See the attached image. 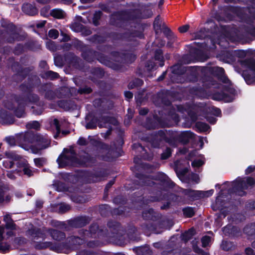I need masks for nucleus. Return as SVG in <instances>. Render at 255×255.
<instances>
[{"mask_svg":"<svg viewBox=\"0 0 255 255\" xmlns=\"http://www.w3.org/2000/svg\"><path fill=\"white\" fill-rule=\"evenodd\" d=\"M17 140L20 146L25 150L30 149L33 153H38L40 151L48 147L51 143V140L48 137L32 131L19 135Z\"/></svg>","mask_w":255,"mask_h":255,"instance_id":"nucleus-1","label":"nucleus"},{"mask_svg":"<svg viewBox=\"0 0 255 255\" xmlns=\"http://www.w3.org/2000/svg\"><path fill=\"white\" fill-rule=\"evenodd\" d=\"M46 233H48L53 240L57 241H61L66 238L64 232L52 228L40 229L32 227L27 231V234L30 236L31 240L36 243L34 246L35 248L38 250L45 249L52 245V243L50 242L38 241L40 239L42 240H45L47 237Z\"/></svg>","mask_w":255,"mask_h":255,"instance_id":"nucleus-2","label":"nucleus"},{"mask_svg":"<svg viewBox=\"0 0 255 255\" xmlns=\"http://www.w3.org/2000/svg\"><path fill=\"white\" fill-rule=\"evenodd\" d=\"M145 18L146 17L138 9L122 11L113 14L111 16L110 23L116 27H125L128 24H130L131 21Z\"/></svg>","mask_w":255,"mask_h":255,"instance_id":"nucleus-3","label":"nucleus"},{"mask_svg":"<svg viewBox=\"0 0 255 255\" xmlns=\"http://www.w3.org/2000/svg\"><path fill=\"white\" fill-rule=\"evenodd\" d=\"M107 226L108 230L105 233V235L108 238L109 242L120 246L125 245V231L120 224L116 221H110Z\"/></svg>","mask_w":255,"mask_h":255,"instance_id":"nucleus-4","label":"nucleus"},{"mask_svg":"<svg viewBox=\"0 0 255 255\" xmlns=\"http://www.w3.org/2000/svg\"><path fill=\"white\" fill-rule=\"evenodd\" d=\"M203 70L204 72H209L212 75L217 77L221 81L227 85L223 87L221 85L216 84L215 81H211L210 83L209 84L205 83L206 87L210 88L213 86H214V88H222L225 91L228 92L231 94H234L235 90L230 87L231 82L225 76L223 68L219 67H204Z\"/></svg>","mask_w":255,"mask_h":255,"instance_id":"nucleus-5","label":"nucleus"},{"mask_svg":"<svg viewBox=\"0 0 255 255\" xmlns=\"http://www.w3.org/2000/svg\"><path fill=\"white\" fill-rule=\"evenodd\" d=\"M81 56L85 60L89 63L93 62L96 59L100 63L109 67H113L117 69L120 67L118 65L114 64L106 55L94 50L88 46L82 51Z\"/></svg>","mask_w":255,"mask_h":255,"instance_id":"nucleus-6","label":"nucleus"},{"mask_svg":"<svg viewBox=\"0 0 255 255\" xmlns=\"http://www.w3.org/2000/svg\"><path fill=\"white\" fill-rule=\"evenodd\" d=\"M1 25L3 29H0V45L5 42L11 43L19 40V34L12 23L2 19Z\"/></svg>","mask_w":255,"mask_h":255,"instance_id":"nucleus-7","label":"nucleus"},{"mask_svg":"<svg viewBox=\"0 0 255 255\" xmlns=\"http://www.w3.org/2000/svg\"><path fill=\"white\" fill-rule=\"evenodd\" d=\"M135 25L134 26H130V29H128V31L124 33H117L116 34V38L117 39H122L127 41L134 40L136 37L141 38L142 37V30L143 28L141 27L139 23L136 22L135 23Z\"/></svg>","mask_w":255,"mask_h":255,"instance_id":"nucleus-8","label":"nucleus"},{"mask_svg":"<svg viewBox=\"0 0 255 255\" xmlns=\"http://www.w3.org/2000/svg\"><path fill=\"white\" fill-rule=\"evenodd\" d=\"M242 66L248 68L251 71H244L242 76L248 84H251L255 82V59L247 58L241 61Z\"/></svg>","mask_w":255,"mask_h":255,"instance_id":"nucleus-9","label":"nucleus"},{"mask_svg":"<svg viewBox=\"0 0 255 255\" xmlns=\"http://www.w3.org/2000/svg\"><path fill=\"white\" fill-rule=\"evenodd\" d=\"M255 184V180L252 177H248L246 179H241L234 181L232 183L233 187L230 189V192L235 193L239 196H243L245 194L244 191L247 189L249 186H252Z\"/></svg>","mask_w":255,"mask_h":255,"instance_id":"nucleus-10","label":"nucleus"},{"mask_svg":"<svg viewBox=\"0 0 255 255\" xmlns=\"http://www.w3.org/2000/svg\"><path fill=\"white\" fill-rule=\"evenodd\" d=\"M78 159L76 156V153L73 149H66L64 150L63 154H62L57 159V162L59 166L63 167L70 164L78 162Z\"/></svg>","mask_w":255,"mask_h":255,"instance_id":"nucleus-11","label":"nucleus"},{"mask_svg":"<svg viewBox=\"0 0 255 255\" xmlns=\"http://www.w3.org/2000/svg\"><path fill=\"white\" fill-rule=\"evenodd\" d=\"M96 146L98 150H99V152L101 153L99 154L98 156L101 157L102 160L110 161L117 156V153L114 148L110 147L104 142H98Z\"/></svg>","mask_w":255,"mask_h":255,"instance_id":"nucleus-12","label":"nucleus"},{"mask_svg":"<svg viewBox=\"0 0 255 255\" xmlns=\"http://www.w3.org/2000/svg\"><path fill=\"white\" fill-rule=\"evenodd\" d=\"M41 84V80L38 76L35 75H31L29 76L26 83L21 84L19 90L23 92H30L32 89L38 87Z\"/></svg>","mask_w":255,"mask_h":255,"instance_id":"nucleus-13","label":"nucleus"},{"mask_svg":"<svg viewBox=\"0 0 255 255\" xmlns=\"http://www.w3.org/2000/svg\"><path fill=\"white\" fill-rule=\"evenodd\" d=\"M205 31V29H201L195 35L196 38L206 39L204 42L199 43L198 45L207 50L215 48L216 42L213 39L204 34Z\"/></svg>","mask_w":255,"mask_h":255,"instance_id":"nucleus-14","label":"nucleus"},{"mask_svg":"<svg viewBox=\"0 0 255 255\" xmlns=\"http://www.w3.org/2000/svg\"><path fill=\"white\" fill-rule=\"evenodd\" d=\"M92 220V218L87 216H81L69 220L68 224L69 228H82L88 224Z\"/></svg>","mask_w":255,"mask_h":255,"instance_id":"nucleus-15","label":"nucleus"},{"mask_svg":"<svg viewBox=\"0 0 255 255\" xmlns=\"http://www.w3.org/2000/svg\"><path fill=\"white\" fill-rule=\"evenodd\" d=\"M97 233L99 235H105V231L103 228H100L95 223H92L90 226L89 230L82 229L79 231V234L83 235L84 237H92Z\"/></svg>","mask_w":255,"mask_h":255,"instance_id":"nucleus-16","label":"nucleus"},{"mask_svg":"<svg viewBox=\"0 0 255 255\" xmlns=\"http://www.w3.org/2000/svg\"><path fill=\"white\" fill-rule=\"evenodd\" d=\"M155 180L159 181V184L162 186L161 188L164 190L172 188L175 186L174 182L163 173H160L155 176Z\"/></svg>","mask_w":255,"mask_h":255,"instance_id":"nucleus-17","label":"nucleus"},{"mask_svg":"<svg viewBox=\"0 0 255 255\" xmlns=\"http://www.w3.org/2000/svg\"><path fill=\"white\" fill-rule=\"evenodd\" d=\"M182 193L185 195L188 196L189 197L193 199H197L198 198H201L204 197H208L213 193V190H209L205 192L201 191H196L190 189H183Z\"/></svg>","mask_w":255,"mask_h":255,"instance_id":"nucleus-18","label":"nucleus"},{"mask_svg":"<svg viewBox=\"0 0 255 255\" xmlns=\"http://www.w3.org/2000/svg\"><path fill=\"white\" fill-rule=\"evenodd\" d=\"M15 103L16 107L14 110L15 116L18 118H21L24 116V106L26 103V100L21 96H19L15 98Z\"/></svg>","mask_w":255,"mask_h":255,"instance_id":"nucleus-19","label":"nucleus"},{"mask_svg":"<svg viewBox=\"0 0 255 255\" xmlns=\"http://www.w3.org/2000/svg\"><path fill=\"white\" fill-rule=\"evenodd\" d=\"M113 61L109 60L115 65L120 66L119 68L115 69L111 67L114 70H119L122 67V64H125V59H124V53L123 52H113L111 53Z\"/></svg>","mask_w":255,"mask_h":255,"instance_id":"nucleus-20","label":"nucleus"},{"mask_svg":"<svg viewBox=\"0 0 255 255\" xmlns=\"http://www.w3.org/2000/svg\"><path fill=\"white\" fill-rule=\"evenodd\" d=\"M136 177L138 180L135 181V183L141 186H152L155 184L153 181V179H155V177L151 178L150 176L141 174H136Z\"/></svg>","mask_w":255,"mask_h":255,"instance_id":"nucleus-21","label":"nucleus"},{"mask_svg":"<svg viewBox=\"0 0 255 255\" xmlns=\"http://www.w3.org/2000/svg\"><path fill=\"white\" fill-rule=\"evenodd\" d=\"M14 122L13 115L4 109L0 110V123L3 125H11Z\"/></svg>","mask_w":255,"mask_h":255,"instance_id":"nucleus-22","label":"nucleus"},{"mask_svg":"<svg viewBox=\"0 0 255 255\" xmlns=\"http://www.w3.org/2000/svg\"><path fill=\"white\" fill-rule=\"evenodd\" d=\"M98 125L100 128H109V126H107V124L117 126L118 124V122L116 118L109 116H101L98 119Z\"/></svg>","mask_w":255,"mask_h":255,"instance_id":"nucleus-23","label":"nucleus"},{"mask_svg":"<svg viewBox=\"0 0 255 255\" xmlns=\"http://www.w3.org/2000/svg\"><path fill=\"white\" fill-rule=\"evenodd\" d=\"M223 232L226 236L231 237H238L242 235L241 230L239 227L230 225L223 228Z\"/></svg>","mask_w":255,"mask_h":255,"instance_id":"nucleus-24","label":"nucleus"},{"mask_svg":"<svg viewBox=\"0 0 255 255\" xmlns=\"http://www.w3.org/2000/svg\"><path fill=\"white\" fill-rule=\"evenodd\" d=\"M142 216L144 220L157 221L160 218V215L155 212L153 209L145 210L142 212Z\"/></svg>","mask_w":255,"mask_h":255,"instance_id":"nucleus-25","label":"nucleus"},{"mask_svg":"<svg viewBox=\"0 0 255 255\" xmlns=\"http://www.w3.org/2000/svg\"><path fill=\"white\" fill-rule=\"evenodd\" d=\"M65 59L70 64L76 68H79L80 67V62L81 59L73 53H68L65 55Z\"/></svg>","mask_w":255,"mask_h":255,"instance_id":"nucleus-26","label":"nucleus"},{"mask_svg":"<svg viewBox=\"0 0 255 255\" xmlns=\"http://www.w3.org/2000/svg\"><path fill=\"white\" fill-rule=\"evenodd\" d=\"M127 232L128 237L130 241L138 242L140 240L139 233L135 227L130 226Z\"/></svg>","mask_w":255,"mask_h":255,"instance_id":"nucleus-27","label":"nucleus"},{"mask_svg":"<svg viewBox=\"0 0 255 255\" xmlns=\"http://www.w3.org/2000/svg\"><path fill=\"white\" fill-rule=\"evenodd\" d=\"M22 10L25 14L32 16L38 13V9L36 6L29 3H24L22 6Z\"/></svg>","mask_w":255,"mask_h":255,"instance_id":"nucleus-28","label":"nucleus"},{"mask_svg":"<svg viewBox=\"0 0 255 255\" xmlns=\"http://www.w3.org/2000/svg\"><path fill=\"white\" fill-rule=\"evenodd\" d=\"M198 68L196 67H187L186 72L188 79L191 82H195L198 75Z\"/></svg>","mask_w":255,"mask_h":255,"instance_id":"nucleus-29","label":"nucleus"},{"mask_svg":"<svg viewBox=\"0 0 255 255\" xmlns=\"http://www.w3.org/2000/svg\"><path fill=\"white\" fill-rule=\"evenodd\" d=\"M30 70L29 68H24V69L20 72L16 73L12 76V79L16 82L22 81L28 74Z\"/></svg>","mask_w":255,"mask_h":255,"instance_id":"nucleus-30","label":"nucleus"},{"mask_svg":"<svg viewBox=\"0 0 255 255\" xmlns=\"http://www.w3.org/2000/svg\"><path fill=\"white\" fill-rule=\"evenodd\" d=\"M172 73L176 75H182L186 72L187 67L184 66L182 63L178 62L171 67Z\"/></svg>","mask_w":255,"mask_h":255,"instance_id":"nucleus-31","label":"nucleus"},{"mask_svg":"<svg viewBox=\"0 0 255 255\" xmlns=\"http://www.w3.org/2000/svg\"><path fill=\"white\" fill-rule=\"evenodd\" d=\"M85 120L87 121L86 128L87 129H95L97 128L98 119L93 117L91 115L86 116Z\"/></svg>","mask_w":255,"mask_h":255,"instance_id":"nucleus-32","label":"nucleus"},{"mask_svg":"<svg viewBox=\"0 0 255 255\" xmlns=\"http://www.w3.org/2000/svg\"><path fill=\"white\" fill-rule=\"evenodd\" d=\"M194 137V134L190 131H184L181 133L179 136V140L183 144L189 142L190 139Z\"/></svg>","mask_w":255,"mask_h":255,"instance_id":"nucleus-33","label":"nucleus"},{"mask_svg":"<svg viewBox=\"0 0 255 255\" xmlns=\"http://www.w3.org/2000/svg\"><path fill=\"white\" fill-rule=\"evenodd\" d=\"M133 251L137 255H150L151 254V251L147 246L135 247L133 249Z\"/></svg>","mask_w":255,"mask_h":255,"instance_id":"nucleus-34","label":"nucleus"},{"mask_svg":"<svg viewBox=\"0 0 255 255\" xmlns=\"http://www.w3.org/2000/svg\"><path fill=\"white\" fill-rule=\"evenodd\" d=\"M3 221L5 223V227L7 229L14 230L16 229V225L14 223L13 220L8 214H6L3 217Z\"/></svg>","mask_w":255,"mask_h":255,"instance_id":"nucleus-35","label":"nucleus"},{"mask_svg":"<svg viewBox=\"0 0 255 255\" xmlns=\"http://www.w3.org/2000/svg\"><path fill=\"white\" fill-rule=\"evenodd\" d=\"M40 76L43 79H50L51 80L58 79L60 77L59 75L57 73L52 71H45L41 73L40 74Z\"/></svg>","mask_w":255,"mask_h":255,"instance_id":"nucleus-36","label":"nucleus"},{"mask_svg":"<svg viewBox=\"0 0 255 255\" xmlns=\"http://www.w3.org/2000/svg\"><path fill=\"white\" fill-rule=\"evenodd\" d=\"M213 99L216 100H224L227 102L232 101V98L228 96V94L225 91H221V92H216L213 95Z\"/></svg>","mask_w":255,"mask_h":255,"instance_id":"nucleus-37","label":"nucleus"},{"mask_svg":"<svg viewBox=\"0 0 255 255\" xmlns=\"http://www.w3.org/2000/svg\"><path fill=\"white\" fill-rule=\"evenodd\" d=\"M50 14L54 18L60 19L66 17L65 12L61 9L55 8L51 10Z\"/></svg>","mask_w":255,"mask_h":255,"instance_id":"nucleus-38","label":"nucleus"},{"mask_svg":"<svg viewBox=\"0 0 255 255\" xmlns=\"http://www.w3.org/2000/svg\"><path fill=\"white\" fill-rule=\"evenodd\" d=\"M178 177L183 182H187V177L186 173L188 172V170L187 168H184L181 170H178L177 167H176L174 169Z\"/></svg>","mask_w":255,"mask_h":255,"instance_id":"nucleus-39","label":"nucleus"},{"mask_svg":"<svg viewBox=\"0 0 255 255\" xmlns=\"http://www.w3.org/2000/svg\"><path fill=\"white\" fill-rule=\"evenodd\" d=\"M244 233L250 237L255 236V223H251L246 225L244 228Z\"/></svg>","mask_w":255,"mask_h":255,"instance_id":"nucleus-40","label":"nucleus"},{"mask_svg":"<svg viewBox=\"0 0 255 255\" xmlns=\"http://www.w3.org/2000/svg\"><path fill=\"white\" fill-rule=\"evenodd\" d=\"M50 224L53 227L59 228L60 229H63L65 231H69L70 230V228L69 227V225H67L64 222L52 220L51 221Z\"/></svg>","mask_w":255,"mask_h":255,"instance_id":"nucleus-41","label":"nucleus"},{"mask_svg":"<svg viewBox=\"0 0 255 255\" xmlns=\"http://www.w3.org/2000/svg\"><path fill=\"white\" fill-rule=\"evenodd\" d=\"M17 96H15L13 99L11 101L7 100L3 102L4 107L9 110L14 111L16 107V104L15 103V98L17 97Z\"/></svg>","mask_w":255,"mask_h":255,"instance_id":"nucleus-42","label":"nucleus"},{"mask_svg":"<svg viewBox=\"0 0 255 255\" xmlns=\"http://www.w3.org/2000/svg\"><path fill=\"white\" fill-rule=\"evenodd\" d=\"M43 105V102H40L39 104H36L35 106H32L31 109L33 114L36 115H39L41 114L43 111V108L42 107Z\"/></svg>","mask_w":255,"mask_h":255,"instance_id":"nucleus-43","label":"nucleus"},{"mask_svg":"<svg viewBox=\"0 0 255 255\" xmlns=\"http://www.w3.org/2000/svg\"><path fill=\"white\" fill-rule=\"evenodd\" d=\"M68 242L70 244V245H80L84 243V240L78 237H71L67 239Z\"/></svg>","mask_w":255,"mask_h":255,"instance_id":"nucleus-44","label":"nucleus"},{"mask_svg":"<svg viewBox=\"0 0 255 255\" xmlns=\"http://www.w3.org/2000/svg\"><path fill=\"white\" fill-rule=\"evenodd\" d=\"M195 231L193 228L190 229L188 231L185 232L182 235V240L185 243L190 240L195 235Z\"/></svg>","mask_w":255,"mask_h":255,"instance_id":"nucleus-45","label":"nucleus"},{"mask_svg":"<svg viewBox=\"0 0 255 255\" xmlns=\"http://www.w3.org/2000/svg\"><path fill=\"white\" fill-rule=\"evenodd\" d=\"M90 72L92 74L99 78H103L105 74L104 70L100 67L92 68L90 70Z\"/></svg>","mask_w":255,"mask_h":255,"instance_id":"nucleus-46","label":"nucleus"},{"mask_svg":"<svg viewBox=\"0 0 255 255\" xmlns=\"http://www.w3.org/2000/svg\"><path fill=\"white\" fill-rule=\"evenodd\" d=\"M220 247L224 251H229L234 248V245L231 242L223 240L220 245Z\"/></svg>","mask_w":255,"mask_h":255,"instance_id":"nucleus-47","label":"nucleus"},{"mask_svg":"<svg viewBox=\"0 0 255 255\" xmlns=\"http://www.w3.org/2000/svg\"><path fill=\"white\" fill-rule=\"evenodd\" d=\"M27 102H32L33 103L39 104V98L38 95L33 93H29L26 97L22 96Z\"/></svg>","mask_w":255,"mask_h":255,"instance_id":"nucleus-48","label":"nucleus"},{"mask_svg":"<svg viewBox=\"0 0 255 255\" xmlns=\"http://www.w3.org/2000/svg\"><path fill=\"white\" fill-rule=\"evenodd\" d=\"M72 45L75 48H76L78 50H79L82 52L87 46V45H85L83 42H82L80 40H79L77 39H75L72 41Z\"/></svg>","mask_w":255,"mask_h":255,"instance_id":"nucleus-49","label":"nucleus"},{"mask_svg":"<svg viewBox=\"0 0 255 255\" xmlns=\"http://www.w3.org/2000/svg\"><path fill=\"white\" fill-rule=\"evenodd\" d=\"M154 58L156 60L159 61V65L162 66L164 65L163 52L161 49H157L155 51Z\"/></svg>","mask_w":255,"mask_h":255,"instance_id":"nucleus-50","label":"nucleus"},{"mask_svg":"<svg viewBox=\"0 0 255 255\" xmlns=\"http://www.w3.org/2000/svg\"><path fill=\"white\" fill-rule=\"evenodd\" d=\"M124 53L125 64L132 63L136 58L135 55L129 52L125 51Z\"/></svg>","mask_w":255,"mask_h":255,"instance_id":"nucleus-51","label":"nucleus"},{"mask_svg":"<svg viewBox=\"0 0 255 255\" xmlns=\"http://www.w3.org/2000/svg\"><path fill=\"white\" fill-rule=\"evenodd\" d=\"M83 160L84 164L86 166H92L96 162L95 157H91L88 154H87L84 156Z\"/></svg>","mask_w":255,"mask_h":255,"instance_id":"nucleus-52","label":"nucleus"},{"mask_svg":"<svg viewBox=\"0 0 255 255\" xmlns=\"http://www.w3.org/2000/svg\"><path fill=\"white\" fill-rule=\"evenodd\" d=\"M143 83V82L142 80L139 78H135L129 83L128 88L129 89H133L141 86Z\"/></svg>","mask_w":255,"mask_h":255,"instance_id":"nucleus-53","label":"nucleus"},{"mask_svg":"<svg viewBox=\"0 0 255 255\" xmlns=\"http://www.w3.org/2000/svg\"><path fill=\"white\" fill-rule=\"evenodd\" d=\"M70 27L75 32H79L82 30L83 25L77 21H74L70 25Z\"/></svg>","mask_w":255,"mask_h":255,"instance_id":"nucleus-54","label":"nucleus"},{"mask_svg":"<svg viewBox=\"0 0 255 255\" xmlns=\"http://www.w3.org/2000/svg\"><path fill=\"white\" fill-rule=\"evenodd\" d=\"M182 211L184 216L188 218H191L195 214L194 209L190 207L183 208Z\"/></svg>","mask_w":255,"mask_h":255,"instance_id":"nucleus-55","label":"nucleus"},{"mask_svg":"<svg viewBox=\"0 0 255 255\" xmlns=\"http://www.w3.org/2000/svg\"><path fill=\"white\" fill-rule=\"evenodd\" d=\"M89 40L92 42L101 43L105 41V38L102 36L95 34L91 36L89 38Z\"/></svg>","mask_w":255,"mask_h":255,"instance_id":"nucleus-56","label":"nucleus"},{"mask_svg":"<svg viewBox=\"0 0 255 255\" xmlns=\"http://www.w3.org/2000/svg\"><path fill=\"white\" fill-rule=\"evenodd\" d=\"M44 97L46 99L49 100H52L55 98L56 93L53 90V86L52 85L51 88H49L46 93H45Z\"/></svg>","mask_w":255,"mask_h":255,"instance_id":"nucleus-57","label":"nucleus"},{"mask_svg":"<svg viewBox=\"0 0 255 255\" xmlns=\"http://www.w3.org/2000/svg\"><path fill=\"white\" fill-rule=\"evenodd\" d=\"M246 35H251L255 37V27L252 25H249L244 27Z\"/></svg>","mask_w":255,"mask_h":255,"instance_id":"nucleus-58","label":"nucleus"},{"mask_svg":"<svg viewBox=\"0 0 255 255\" xmlns=\"http://www.w3.org/2000/svg\"><path fill=\"white\" fill-rule=\"evenodd\" d=\"M53 185L58 191H64L67 190V188L65 183L62 182L57 181Z\"/></svg>","mask_w":255,"mask_h":255,"instance_id":"nucleus-59","label":"nucleus"},{"mask_svg":"<svg viewBox=\"0 0 255 255\" xmlns=\"http://www.w3.org/2000/svg\"><path fill=\"white\" fill-rule=\"evenodd\" d=\"M52 86V84L51 83H46L44 84L43 85H40L37 88L38 91L41 93L43 94V93H46L49 88H51Z\"/></svg>","mask_w":255,"mask_h":255,"instance_id":"nucleus-60","label":"nucleus"},{"mask_svg":"<svg viewBox=\"0 0 255 255\" xmlns=\"http://www.w3.org/2000/svg\"><path fill=\"white\" fill-rule=\"evenodd\" d=\"M161 23L162 22L160 19L159 16H157L153 22V27L156 34L161 29Z\"/></svg>","mask_w":255,"mask_h":255,"instance_id":"nucleus-61","label":"nucleus"},{"mask_svg":"<svg viewBox=\"0 0 255 255\" xmlns=\"http://www.w3.org/2000/svg\"><path fill=\"white\" fill-rule=\"evenodd\" d=\"M103 13L101 11H96L93 18V23L95 26L99 25V20L100 19Z\"/></svg>","mask_w":255,"mask_h":255,"instance_id":"nucleus-62","label":"nucleus"},{"mask_svg":"<svg viewBox=\"0 0 255 255\" xmlns=\"http://www.w3.org/2000/svg\"><path fill=\"white\" fill-rule=\"evenodd\" d=\"M196 126L197 128L203 131H206L209 128L208 124L203 122H198L196 123Z\"/></svg>","mask_w":255,"mask_h":255,"instance_id":"nucleus-63","label":"nucleus"},{"mask_svg":"<svg viewBox=\"0 0 255 255\" xmlns=\"http://www.w3.org/2000/svg\"><path fill=\"white\" fill-rule=\"evenodd\" d=\"M113 202L117 205L125 204L126 203V200L124 196L119 195L114 198Z\"/></svg>","mask_w":255,"mask_h":255,"instance_id":"nucleus-64","label":"nucleus"}]
</instances>
